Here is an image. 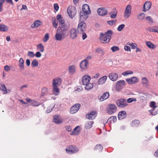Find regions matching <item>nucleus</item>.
Listing matches in <instances>:
<instances>
[{
  "label": "nucleus",
  "mask_w": 158,
  "mask_h": 158,
  "mask_svg": "<svg viewBox=\"0 0 158 158\" xmlns=\"http://www.w3.org/2000/svg\"><path fill=\"white\" fill-rule=\"evenodd\" d=\"M69 28V26H67L66 24L61 25L58 27L57 29L59 31L63 34L64 36H66V37L68 35V31Z\"/></svg>",
  "instance_id": "obj_1"
},
{
  "label": "nucleus",
  "mask_w": 158,
  "mask_h": 158,
  "mask_svg": "<svg viewBox=\"0 0 158 158\" xmlns=\"http://www.w3.org/2000/svg\"><path fill=\"white\" fill-rule=\"evenodd\" d=\"M67 13L70 18H73L77 13L76 8L73 6H69L67 9Z\"/></svg>",
  "instance_id": "obj_2"
},
{
  "label": "nucleus",
  "mask_w": 158,
  "mask_h": 158,
  "mask_svg": "<svg viewBox=\"0 0 158 158\" xmlns=\"http://www.w3.org/2000/svg\"><path fill=\"white\" fill-rule=\"evenodd\" d=\"M116 103L118 107L120 108H125L128 105L127 100L123 98H120L117 100Z\"/></svg>",
  "instance_id": "obj_3"
},
{
  "label": "nucleus",
  "mask_w": 158,
  "mask_h": 158,
  "mask_svg": "<svg viewBox=\"0 0 158 158\" xmlns=\"http://www.w3.org/2000/svg\"><path fill=\"white\" fill-rule=\"evenodd\" d=\"M99 39L104 44L108 43L111 38L110 35H106L103 33H101L99 37Z\"/></svg>",
  "instance_id": "obj_4"
},
{
  "label": "nucleus",
  "mask_w": 158,
  "mask_h": 158,
  "mask_svg": "<svg viewBox=\"0 0 158 158\" xmlns=\"http://www.w3.org/2000/svg\"><path fill=\"white\" fill-rule=\"evenodd\" d=\"M117 110V107L114 104H110L108 105L106 111L109 114H112L115 113Z\"/></svg>",
  "instance_id": "obj_5"
},
{
  "label": "nucleus",
  "mask_w": 158,
  "mask_h": 158,
  "mask_svg": "<svg viewBox=\"0 0 158 158\" xmlns=\"http://www.w3.org/2000/svg\"><path fill=\"white\" fill-rule=\"evenodd\" d=\"M66 152L69 154H72L78 152L79 149L78 148L75 146L71 145L66 149Z\"/></svg>",
  "instance_id": "obj_6"
},
{
  "label": "nucleus",
  "mask_w": 158,
  "mask_h": 158,
  "mask_svg": "<svg viewBox=\"0 0 158 158\" xmlns=\"http://www.w3.org/2000/svg\"><path fill=\"white\" fill-rule=\"evenodd\" d=\"M70 36L71 39L75 40L79 38L77 32L75 28H72L69 30Z\"/></svg>",
  "instance_id": "obj_7"
},
{
  "label": "nucleus",
  "mask_w": 158,
  "mask_h": 158,
  "mask_svg": "<svg viewBox=\"0 0 158 158\" xmlns=\"http://www.w3.org/2000/svg\"><path fill=\"white\" fill-rule=\"evenodd\" d=\"M81 22L78 23L77 30L78 32H84L86 28V25L84 21H81Z\"/></svg>",
  "instance_id": "obj_8"
},
{
  "label": "nucleus",
  "mask_w": 158,
  "mask_h": 158,
  "mask_svg": "<svg viewBox=\"0 0 158 158\" xmlns=\"http://www.w3.org/2000/svg\"><path fill=\"white\" fill-rule=\"evenodd\" d=\"M90 14L91 13H88V12H86L85 11L84 12L81 11L79 14L80 21H85L86 20L88 17V15Z\"/></svg>",
  "instance_id": "obj_9"
},
{
  "label": "nucleus",
  "mask_w": 158,
  "mask_h": 158,
  "mask_svg": "<svg viewBox=\"0 0 158 158\" xmlns=\"http://www.w3.org/2000/svg\"><path fill=\"white\" fill-rule=\"evenodd\" d=\"M131 13V6L130 5H128L126 7L124 13V16L125 18H128L130 15Z\"/></svg>",
  "instance_id": "obj_10"
},
{
  "label": "nucleus",
  "mask_w": 158,
  "mask_h": 158,
  "mask_svg": "<svg viewBox=\"0 0 158 158\" xmlns=\"http://www.w3.org/2000/svg\"><path fill=\"white\" fill-rule=\"evenodd\" d=\"M81 105L79 103L73 105L70 108V112L72 114L76 113L79 110Z\"/></svg>",
  "instance_id": "obj_11"
},
{
  "label": "nucleus",
  "mask_w": 158,
  "mask_h": 158,
  "mask_svg": "<svg viewBox=\"0 0 158 158\" xmlns=\"http://www.w3.org/2000/svg\"><path fill=\"white\" fill-rule=\"evenodd\" d=\"M97 115V113L96 111L93 110L91 111L90 113L87 114L86 115L87 118L89 120L94 119L95 118Z\"/></svg>",
  "instance_id": "obj_12"
},
{
  "label": "nucleus",
  "mask_w": 158,
  "mask_h": 158,
  "mask_svg": "<svg viewBox=\"0 0 158 158\" xmlns=\"http://www.w3.org/2000/svg\"><path fill=\"white\" fill-rule=\"evenodd\" d=\"M89 65L88 60L87 59H85L81 61L80 66L81 69H85L88 68Z\"/></svg>",
  "instance_id": "obj_13"
},
{
  "label": "nucleus",
  "mask_w": 158,
  "mask_h": 158,
  "mask_svg": "<svg viewBox=\"0 0 158 158\" xmlns=\"http://www.w3.org/2000/svg\"><path fill=\"white\" fill-rule=\"evenodd\" d=\"M126 82L124 80H122L118 81L116 85V89L120 90L122 89L123 86L125 85Z\"/></svg>",
  "instance_id": "obj_14"
},
{
  "label": "nucleus",
  "mask_w": 158,
  "mask_h": 158,
  "mask_svg": "<svg viewBox=\"0 0 158 158\" xmlns=\"http://www.w3.org/2000/svg\"><path fill=\"white\" fill-rule=\"evenodd\" d=\"M126 81L129 84H133L137 83L138 80L137 77H133L131 78H127L126 80Z\"/></svg>",
  "instance_id": "obj_15"
},
{
  "label": "nucleus",
  "mask_w": 158,
  "mask_h": 158,
  "mask_svg": "<svg viewBox=\"0 0 158 158\" xmlns=\"http://www.w3.org/2000/svg\"><path fill=\"white\" fill-rule=\"evenodd\" d=\"M55 40L58 41H60L63 40L66 37V36H64L63 34L57 30L56 33L55 35Z\"/></svg>",
  "instance_id": "obj_16"
},
{
  "label": "nucleus",
  "mask_w": 158,
  "mask_h": 158,
  "mask_svg": "<svg viewBox=\"0 0 158 158\" xmlns=\"http://www.w3.org/2000/svg\"><path fill=\"white\" fill-rule=\"evenodd\" d=\"M97 13L99 15L104 16L107 14V10L105 8H100L98 9Z\"/></svg>",
  "instance_id": "obj_17"
},
{
  "label": "nucleus",
  "mask_w": 158,
  "mask_h": 158,
  "mask_svg": "<svg viewBox=\"0 0 158 158\" xmlns=\"http://www.w3.org/2000/svg\"><path fill=\"white\" fill-rule=\"evenodd\" d=\"M152 3L151 1H146L144 4L143 11L146 12L148 11L151 7Z\"/></svg>",
  "instance_id": "obj_18"
},
{
  "label": "nucleus",
  "mask_w": 158,
  "mask_h": 158,
  "mask_svg": "<svg viewBox=\"0 0 158 158\" xmlns=\"http://www.w3.org/2000/svg\"><path fill=\"white\" fill-rule=\"evenodd\" d=\"M62 82V80L60 78L57 77L56 79H54L53 80L52 85L58 87L61 84Z\"/></svg>",
  "instance_id": "obj_19"
},
{
  "label": "nucleus",
  "mask_w": 158,
  "mask_h": 158,
  "mask_svg": "<svg viewBox=\"0 0 158 158\" xmlns=\"http://www.w3.org/2000/svg\"><path fill=\"white\" fill-rule=\"evenodd\" d=\"M53 122L57 124H60L63 122V121L59 118V115L58 114L55 115L53 116Z\"/></svg>",
  "instance_id": "obj_20"
},
{
  "label": "nucleus",
  "mask_w": 158,
  "mask_h": 158,
  "mask_svg": "<svg viewBox=\"0 0 158 158\" xmlns=\"http://www.w3.org/2000/svg\"><path fill=\"white\" fill-rule=\"evenodd\" d=\"M127 116V113L125 111L119 112L118 114V118L119 120H122L125 118Z\"/></svg>",
  "instance_id": "obj_21"
},
{
  "label": "nucleus",
  "mask_w": 158,
  "mask_h": 158,
  "mask_svg": "<svg viewBox=\"0 0 158 158\" xmlns=\"http://www.w3.org/2000/svg\"><path fill=\"white\" fill-rule=\"evenodd\" d=\"M82 11H81L86 12H88V13H91V11L89 6L88 5L86 4H84L82 7Z\"/></svg>",
  "instance_id": "obj_22"
},
{
  "label": "nucleus",
  "mask_w": 158,
  "mask_h": 158,
  "mask_svg": "<svg viewBox=\"0 0 158 158\" xmlns=\"http://www.w3.org/2000/svg\"><path fill=\"white\" fill-rule=\"evenodd\" d=\"M91 79V77L89 76L85 75L82 78V82L83 84L85 85L89 83V81Z\"/></svg>",
  "instance_id": "obj_23"
},
{
  "label": "nucleus",
  "mask_w": 158,
  "mask_h": 158,
  "mask_svg": "<svg viewBox=\"0 0 158 158\" xmlns=\"http://www.w3.org/2000/svg\"><path fill=\"white\" fill-rule=\"evenodd\" d=\"M109 77L111 81H115L118 78V75L116 73H112L109 74Z\"/></svg>",
  "instance_id": "obj_24"
},
{
  "label": "nucleus",
  "mask_w": 158,
  "mask_h": 158,
  "mask_svg": "<svg viewBox=\"0 0 158 158\" xmlns=\"http://www.w3.org/2000/svg\"><path fill=\"white\" fill-rule=\"evenodd\" d=\"M107 79V77L106 76H103L99 80L98 82V85H102L104 84L106 82Z\"/></svg>",
  "instance_id": "obj_25"
},
{
  "label": "nucleus",
  "mask_w": 158,
  "mask_h": 158,
  "mask_svg": "<svg viewBox=\"0 0 158 158\" xmlns=\"http://www.w3.org/2000/svg\"><path fill=\"white\" fill-rule=\"evenodd\" d=\"M110 96V94L109 92H106L103 94L101 96L99 100L101 101H103L107 98H108Z\"/></svg>",
  "instance_id": "obj_26"
},
{
  "label": "nucleus",
  "mask_w": 158,
  "mask_h": 158,
  "mask_svg": "<svg viewBox=\"0 0 158 158\" xmlns=\"http://www.w3.org/2000/svg\"><path fill=\"white\" fill-rule=\"evenodd\" d=\"M42 24V22L39 20H36L35 21L33 24H32L31 27L32 28L37 27Z\"/></svg>",
  "instance_id": "obj_27"
},
{
  "label": "nucleus",
  "mask_w": 158,
  "mask_h": 158,
  "mask_svg": "<svg viewBox=\"0 0 158 158\" xmlns=\"http://www.w3.org/2000/svg\"><path fill=\"white\" fill-rule=\"evenodd\" d=\"M53 89L52 90L53 94L55 95H57L60 92L59 89L57 86H53Z\"/></svg>",
  "instance_id": "obj_28"
},
{
  "label": "nucleus",
  "mask_w": 158,
  "mask_h": 158,
  "mask_svg": "<svg viewBox=\"0 0 158 158\" xmlns=\"http://www.w3.org/2000/svg\"><path fill=\"white\" fill-rule=\"evenodd\" d=\"M24 61L22 58H21L19 61V67L20 69H24Z\"/></svg>",
  "instance_id": "obj_29"
},
{
  "label": "nucleus",
  "mask_w": 158,
  "mask_h": 158,
  "mask_svg": "<svg viewBox=\"0 0 158 158\" xmlns=\"http://www.w3.org/2000/svg\"><path fill=\"white\" fill-rule=\"evenodd\" d=\"M69 73L73 74L75 72V67L74 65H71L69 66Z\"/></svg>",
  "instance_id": "obj_30"
},
{
  "label": "nucleus",
  "mask_w": 158,
  "mask_h": 158,
  "mask_svg": "<svg viewBox=\"0 0 158 158\" xmlns=\"http://www.w3.org/2000/svg\"><path fill=\"white\" fill-rule=\"evenodd\" d=\"M103 149L102 145L100 144H97L94 147V150L95 151L98 150L99 152H101Z\"/></svg>",
  "instance_id": "obj_31"
},
{
  "label": "nucleus",
  "mask_w": 158,
  "mask_h": 158,
  "mask_svg": "<svg viewBox=\"0 0 158 158\" xmlns=\"http://www.w3.org/2000/svg\"><path fill=\"white\" fill-rule=\"evenodd\" d=\"M8 30V27L2 24H0V31L2 32H6Z\"/></svg>",
  "instance_id": "obj_32"
},
{
  "label": "nucleus",
  "mask_w": 158,
  "mask_h": 158,
  "mask_svg": "<svg viewBox=\"0 0 158 158\" xmlns=\"http://www.w3.org/2000/svg\"><path fill=\"white\" fill-rule=\"evenodd\" d=\"M93 121H88L86 123L85 125V127L87 129H89L92 127V125L94 123Z\"/></svg>",
  "instance_id": "obj_33"
},
{
  "label": "nucleus",
  "mask_w": 158,
  "mask_h": 158,
  "mask_svg": "<svg viewBox=\"0 0 158 158\" xmlns=\"http://www.w3.org/2000/svg\"><path fill=\"white\" fill-rule=\"evenodd\" d=\"M140 124V121L139 120L135 119L133 120L131 124L132 127H138Z\"/></svg>",
  "instance_id": "obj_34"
},
{
  "label": "nucleus",
  "mask_w": 158,
  "mask_h": 158,
  "mask_svg": "<svg viewBox=\"0 0 158 158\" xmlns=\"http://www.w3.org/2000/svg\"><path fill=\"white\" fill-rule=\"evenodd\" d=\"M80 130V127L79 126H77L72 131V132L70 133L71 135H75V132L76 131H77V132H79Z\"/></svg>",
  "instance_id": "obj_35"
},
{
  "label": "nucleus",
  "mask_w": 158,
  "mask_h": 158,
  "mask_svg": "<svg viewBox=\"0 0 158 158\" xmlns=\"http://www.w3.org/2000/svg\"><path fill=\"white\" fill-rule=\"evenodd\" d=\"M42 94L40 96V98L43 97L45 96L48 93V89L46 87H44L41 90Z\"/></svg>",
  "instance_id": "obj_36"
},
{
  "label": "nucleus",
  "mask_w": 158,
  "mask_h": 158,
  "mask_svg": "<svg viewBox=\"0 0 158 158\" xmlns=\"http://www.w3.org/2000/svg\"><path fill=\"white\" fill-rule=\"evenodd\" d=\"M142 83L143 85H146L145 87L146 88H148V81L146 77H144L142 78Z\"/></svg>",
  "instance_id": "obj_37"
},
{
  "label": "nucleus",
  "mask_w": 158,
  "mask_h": 158,
  "mask_svg": "<svg viewBox=\"0 0 158 158\" xmlns=\"http://www.w3.org/2000/svg\"><path fill=\"white\" fill-rule=\"evenodd\" d=\"M117 121V117L116 116H112L110 117L107 120V122H106L107 123L108 122H110L111 123V121H112L114 123L116 122Z\"/></svg>",
  "instance_id": "obj_38"
},
{
  "label": "nucleus",
  "mask_w": 158,
  "mask_h": 158,
  "mask_svg": "<svg viewBox=\"0 0 158 158\" xmlns=\"http://www.w3.org/2000/svg\"><path fill=\"white\" fill-rule=\"evenodd\" d=\"M85 89L87 90H90L93 87L94 85L93 83H89L85 85Z\"/></svg>",
  "instance_id": "obj_39"
},
{
  "label": "nucleus",
  "mask_w": 158,
  "mask_h": 158,
  "mask_svg": "<svg viewBox=\"0 0 158 158\" xmlns=\"http://www.w3.org/2000/svg\"><path fill=\"white\" fill-rule=\"evenodd\" d=\"M37 49L41 52H43L44 51V46L41 43L37 45Z\"/></svg>",
  "instance_id": "obj_40"
},
{
  "label": "nucleus",
  "mask_w": 158,
  "mask_h": 158,
  "mask_svg": "<svg viewBox=\"0 0 158 158\" xmlns=\"http://www.w3.org/2000/svg\"><path fill=\"white\" fill-rule=\"evenodd\" d=\"M146 43L147 46L149 48L154 49L155 48L156 46L150 41H147Z\"/></svg>",
  "instance_id": "obj_41"
},
{
  "label": "nucleus",
  "mask_w": 158,
  "mask_h": 158,
  "mask_svg": "<svg viewBox=\"0 0 158 158\" xmlns=\"http://www.w3.org/2000/svg\"><path fill=\"white\" fill-rule=\"evenodd\" d=\"M145 17V14L143 13H141L137 16V18L139 20H142L144 19Z\"/></svg>",
  "instance_id": "obj_42"
},
{
  "label": "nucleus",
  "mask_w": 158,
  "mask_h": 158,
  "mask_svg": "<svg viewBox=\"0 0 158 158\" xmlns=\"http://www.w3.org/2000/svg\"><path fill=\"white\" fill-rule=\"evenodd\" d=\"M40 104L39 102L32 100L30 104V105L34 106H39Z\"/></svg>",
  "instance_id": "obj_43"
},
{
  "label": "nucleus",
  "mask_w": 158,
  "mask_h": 158,
  "mask_svg": "<svg viewBox=\"0 0 158 158\" xmlns=\"http://www.w3.org/2000/svg\"><path fill=\"white\" fill-rule=\"evenodd\" d=\"M38 65V61L37 60L34 59L33 60L31 63V66L33 67H35Z\"/></svg>",
  "instance_id": "obj_44"
},
{
  "label": "nucleus",
  "mask_w": 158,
  "mask_h": 158,
  "mask_svg": "<svg viewBox=\"0 0 158 158\" xmlns=\"http://www.w3.org/2000/svg\"><path fill=\"white\" fill-rule=\"evenodd\" d=\"M1 89L3 91V94H4V93L6 91L7 88L4 84H1Z\"/></svg>",
  "instance_id": "obj_45"
},
{
  "label": "nucleus",
  "mask_w": 158,
  "mask_h": 158,
  "mask_svg": "<svg viewBox=\"0 0 158 158\" xmlns=\"http://www.w3.org/2000/svg\"><path fill=\"white\" fill-rule=\"evenodd\" d=\"M111 50L113 52L118 51L119 50V48L117 46H113L111 48Z\"/></svg>",
  "instance_id": "obj_46"
},
{
  "label": "nucleus",
  "mask_w": 158,
  "mask_h": 158,
  "mask_svg": "<svg viewBox=\"0 0 158 158\" xmlns=\"http://www.w3.org/2000/svg\"><path fill=\"white\" fill-rule=\"evenodd\" d=\"M125 27V25L124 24H121L119 25L118 27L117 30L118 31H121Z\"/></svg>",
  "instance_id": "obj_47"
},
{
  "label": "nucleus",
  "mask_w": 158,
  "mask_h": 158,
  "mask_svg": "<svg viewBox=\"0 0 158 158\" xmlns=\"http://www.w3.org/2000/svg\"><path fill=\"white\" fill-rule=\"evenodd\" d=\"M103 50L101 48H98L96 49V52L98 53H101L102 55H103Z\"/></svg>",
  "instance_id": "obj_48"
},
{
  "label": "nucleus",
  "mask_w": 158,
  "mask_h": 158,
  "mask_svg": "<svg viewBox=\"0 0 158 158\" xmlns=\"http://www.w3.org/2000/svg\"><path fill=\"white\" fill-rule=\"evenodd\" d=\"M113 31L111 30H108L104 34L106 35H110L111 36V35H113Z\"/></svg>",
  "instance_id": "obj_49"
},
{
  "label": "nucleus",
  "mask_w": 158,
  "mask_h": 158,
  "mask_svg": "<svg viewBox=\"0 0 158 158\" xmlns=\"http://www.w3.org/2000/svg\"><path fill=\"white\" fill-rule=\"evenodd\" d=\"M136 101V99L135 98H128L127 100V103H130L133 102H135Z\"/></svg>",
  "instance_id": "obj_50"
},
{
  "label": "nucleus",
  "mask_w": 158,
  "mask_h": 158,
  "mask_svg": "<svg viewBox=\"0 0 158 158\" xmlns=\"http://www.w3.org/2000/svg\"><path fill=\"white\" fill-rule=\"evenodd\" d=\"M49 38V35L48 33H47L45 34L44 37L43 38V40L44 42H46L48 40Z\"/></svg>",
  "instance_id": "obj_51"
},
{
  "label": "nucleus",
  "mask_w": 158,
  "mask_h": 158,
  "mask_svg": "<svg viewBox=\"0 0 158 158\" xmlns=\"http://www.w3.org/2000/svg\"><path fill=\"white\" fill-rule=\"evenodd\" d=\"M133 73L132 71H130V70H128L127 71H126L125 72H123L122 73V74L124 76H126L127 75L129 74H132Z\"/></svg>",
  "instance_id": "obj_52"
},
{
  "label": "nucleus",
  "mask_w": 158,
  "mask_h": 158,
  "mask_svg": "<svg viewBox=\"0 0 158 158\" xmlns=\"http://www.w3.org/2000/svg\"><path fill=\"white\" fill-rule=\"evenodd\" d=\"M150 106L152 107L153 109H155L157 106H156V103L155 102L152 101L150 104Z\"/></svg>",
  "instance_id": "obj_53"
},
{
  "label": "nucleus",
  "mask_w": 158,
  "mask_h": 158,
  "mask_svg": "<svg viewBox=\"0 0 158 158\" xmlns=\"http://www.w3.org/2000/svg\"><path fill=\"white\" fill-rule=\"evenodd\" d=\"M58 21L59 22V24L61 25L66 24L65 23L64 20L63 18H62L61 19H60Z\"/></svg>",
  "instance_id": "obj_54"
},
{
  "label": "nucleus",
  "mask_w": 158,
  "mask_h": 158,
  "mask_svg": "<svg viewBox=\"0 0 158 158\" xmlns=\"http://www.w3.org/2000/svg\"><path fill=\"white\" fill-rule=\"evenodd\" d=\"M54 28H56L58 26V23L56 21L55 18H54V20L52 22Z\"/></svg>",
  "instance_id": "obj_55"
},
{
  "label": "nucleus",
  "mask_w": 158,
  "mask_h": 158,
  "mask_svg": "<svg viewBox=\"0 0 158 158\" xmlns=\"http://www.w3.org/2000/svg\"><path fill=\"white\" fill-rule=\"evenodd\" d=\"M117 21L116 20H112L111 21H107V23L110 26H113V24L114 23Z\"/></svg>",
  "instance_id": "obj_56"
},
{
  "label": "nucleus",
  "mask_w": 158,
  "mask_h": 158,
  "mask_svg": "<svg viewBox=\"0 0 158 158\" xmlns=\"http://www.w3.org/2000/svg\"><path fill=\"white\" fill-rule=\"evenodd\" d=\"M129 45L131 46V48L132 49H135L137 47V44L135 43H132Z\"/></svg>",
  "instance_id": "obj_57"
},
{
  "label": "nucleus",
  "mask_w": 158,
  "mask_h": 158,
  "mask_svg": "<svg viewBox=\"0 0 158 158\" xmlns=\"http://www.w3.org/2000/svg\"><path fill=\"white\" fill-rule=\"evenodd\" d=\"M117 13V11L113 12V14H111L110 16L111 18L113 19L115 18L116 17Z\"/></svg>",
  "instance_id": "obj_58"
},
{
  "label": "nucleus",
  "mask_w": 158,
  "mask_h": 158,
  "mask_svg": "<svg viewBox=\"0 0 158 158\" xmlns=\"http://www.w3.org/2000/svg\"><path fill=\"white\" fill-rule=\"evenodd\" d=\"M146 19L147 20H148L149 21V22L151 23H153V21L151 16H147L146 18Z\"/></svg>",
  "instance_id": "obj_59"
},
{
  "label": "nucleus",
  "mask_w": 158,
  "mask_h": 158,
  "mask_svg": "<svg viewBox=\"0 0 158 158\" xmlns=\"http://www.w3.org/2000/svg\"><path fill=\"white\" fill-rule=\"evenodd\" d=\"M27 56L31 57H33L35 56V54L33 52L31 51H29L28 52Z\"/></svg>",
  "instance_id": "obj_60"
},
{
  "label": "nucleus",
  "mask_w": 158,
  "mask_h": 158,
  "mask_svg": "<svg viewBox=\"0 0 158 158\" xmlns=\"http://www.w3.org/2000/svg\"><path fill=\"white\" fill-rule=\"evenodd\" d=\"M54 10H55L56 11H57L59 9V6L58 4L55 3L54 5Z\"/></svg>",
  "instance_id": "obj_61"
},
{
  "label": "nucleus",
  "mask_w": 158,
  "mask_h": 158,
  "mask_svg": "<svg viewBox=\"0 0 158 158\" xmlns=\"http://www.w3.org/2000/svg\"><path fill=\"white\" fill-rule=\"evenodd\" d=\"M124 49L125 51H130L131 50L130 47L127 45H126L124 46Z\"/></svg>",
  "instance_id": "obj_62"
},
{
  "label": "nucleus",
  "mask_w": 158,
  "mask_h": 158,
  "mask_svg": "<svg viewBox=\"0 0 158 158\" xmlns=\"http://www.w3.org/2000/svg\"><path fill=\"white\" fill-rule=\"evenodd\" d=\"M82 33V37L83 40H85L87 37V35L84 32H81Z\"/></svg>",
  "instance_id": "obj_63"
},
{
  "label": "nucleus",
  "mask_w": 158,
  "mask_h": 158,
  "mask_svg": "<svg viewBox=\"0 0 158 158\" xmlns=\"http://www.w3.org/2000/svg\"><path fill=\"white\" fill-rule=\"evenodd\" d=\"M35 56L36 57H40L41 56V54L40 52H37L35 54Z\"/></svg>",
  "instance_id": "obj_64"
}]
</instances>
